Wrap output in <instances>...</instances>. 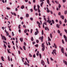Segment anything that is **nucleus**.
<instances>
[{"instance_id":"aec40b11","label":"nucleus","mask_w":67,"mask_h":67,"mask_svg":"<svg viewBox=\"0 0 67 67\" xmlns=\"http://www.w3.org/2000/svg\"><path fill=\"white\" fill-rule=\"evenodd\" d=\"M56 26L57 27V28H60V27H59V25L58 24H57Z\"/></svg>"},{"instance_id":"c85d7f7f","label":"nucleus","mask_w":67,"mask_h":67,"mask_svg":"<svg viewBox=\"0 0 67 67\" xmlns=\"http://www.w3.org/2000/svg\"><path fill=\"white\" fill-rule=\"evenodd\" d=\"M48 40H49V41H51V38H49V37H48Z\"/></svg>"},{"instance_id":"6ab92c4d","label":"nucleus","mask_w":67,"mask_h":67,"mask_svg":"<svg viewBox=\"0 0 67 67\" xmlns=\"http://www.w3.org/2000/svg\"><path fill=\"white\" fill-rule=\"evenodd\" d=\"M24 8V5H22L21 7V9H23Z\"/></svg>"},{"instance_id":"c9c22d12","label":"nucleus","mask_w":67,"mask_h":67,"mask_svg":"<svg viewBox=\"0 0 67 67\" xmlns=\"http://www.w3.org/2000/svg\"><path fill=\"white\" fill-rule=\"evenodd\" d=\"M20 26H21V25H19L18 26V29H21Z\"/></svg>"},{"instance_id":"2eb2a0df","label":"nucleus","mask_w":67,"mask_h":67,"mask_svg":"<svg viewBox=\"0 0 67 67\" xmlns=\"http://www.w3.org/2000/svg\"><path fill=\"white\" fill-rule=\"evenodd\" d=\"M3 39H4V40H5V41H6V40H7L6 38H5V37L4 36H3Z\"/></svg>"},{"instance_id":"58836bf2","label":"nucleus","mask_w":67,"mask_h":67,"mask_svg":"<svg viewBox=\"0 0 67 67\" xmlns=\"http://www.w3.org/2000/svg\"><path fill=\"white\" fill-rule=\"evenodd\" d=\"M31 41H34V39L33 37H32L31 38Z\"/></svg>"},{"instance_id":"49530a36","label":"nucleus","mask_w":67,"mask_h":67,"mask_svg":"<svg viewBox=\"0 0 67 67\" xmlns=\"http://www.w3.org/2000/svg\"><path fill=\"white\" fill-rule=\"evenodd\" d=\"M7 51H8V53H10V51L9 50V49H7Z\"/></svg>"},{"instance_id":"9b49d317","label":"nucleus","mask_w":67,"mask_h":67,"mask_svg":"<svg viewBox=\"0 0 67 67\" xmlns=\"http://www.w3.org/2000/svg\"><path fill=\"white\" fill-rule=\"evenodd\" d=\"M45 30H47V31H49V29H48V27L47 26H46L45 27Z\"/></svg>"},{"instance_id":"a19ab883","label":"nucleus","mask_w":67,"mask_h":67,"mask_svg":"<svg viewBox=\"0 0 67 67\" xmlns=\"http://www.w3.org/2000/svg\"><path fill=\"white\" fill-rule=\"evenodd\" d=\"M29 56L30 57H32V55H31V54L30 53L29 54Z\"/></svg>"},{"instance_id":"603ef678","label":"nucleus","mask_w":67,"mask_h":67,"mask_svg":"<svg viewBox=\"0 0 67 67\" xmlns=\"http://www.w3.org/2000/svg\"><path fill=\"white\" fill-rule=\"evenodd\" d=\"M38 45L37 44L35 45V46L36 47H38Z\"/></svg>"},{"instance_id":"4468645a","label":"nucleus","mask_w":67,"mask_h":67,"mask_svg":"<svg viewBox=\"0 0 67 67\" xmlns=\"http://www.w3.org/2000/svg\"><path fill=\"white\" fill-rule=\"evenodd\" d=\"M47 12L48 13L49 12H50V10H49V9H48V7H47Z\"/></svg>"},{"instance_id":"473e14b6","label":"nucleus","mask_w":67,"mask_h":67,"mask_svg":"<svg viewBox=\"0 0 67 67\" xmlns=\"http://www.w3.org/2000/svg\"><path fill=\"white\" fill-rule=\"evenodd\" d=\"M30 20L31 21H33V18H30Z\"/></svg>"},{"instance_id":"774afa93","label":"nucleus","mask_w":67,"mask_h":67,"mask_svg":"<svg viewBox=\"0 0 67 67\" xmlns=\"http://www.w3.org/2000/svg\"><path fill=\"white\" fill-rule=\"evenodd\" d=\"M30 10L31 11V12H33V9H31Z\"/></svg>"},{"instance_id":"1a4fd4ad","label":"nucleus","mask_w":67,"mask_h":67,"mask_svg":"<svg viewBox=\"0 0 67 67\" xmlns=\"http://www.w3.org/2000/svg\"><path fill=\"white\" fill-rule=\"evenodd\" d=\"M64 37L65 39V42H67V37L65 35H64Z\"/></svg>"},{"instance_id":"393cba45","label":"nucleus","mask_w":67,"mask_h":67,"mask_svg":"<svg viewBox=\"0 0 67 67\" xmlns=\"http://www.w3.org/2000/svg\"><path fill=\"white\" fill-rule=\"evenodd\" d=\"M58 7L59 8H60L61 7V5L59 4Z\"/></svg>"},{"instance_id":"de8ad7c7","label":"nucleus","mask_w":67,"mask_h":67,"mask_svg":"<svg viewBox=\"0 0 67 67\" xmlns=\"http://www.w3.org/2000/svg\"><path fill=\"white\" fill-rule=\"evenodd\" d=\"M37 7H38V9H40V6H39V5H37Z\"/></svg>"},{"instance_id":"338daca9","label":"nucleus","mask_w":67,"mask_h":67,"mask_svg":"<svg viewBox=\"0 0 67 67\" xmlns=\"http://www.w3.org/2000/svg\"><path fill=\"white\" fill-rule=\"evenodd\" d=\"M19 33H21V30L19 29Z\"/></svg>"},{"instance_id":"f8f14e48","label":"nucleus","mask_w":67,"mask_h":67,"mask_svg":"<svg viewBox=\"0 0 67 67\" xmlns=\"http://www.w3.org/2000/svg\"><path fill=\"white\" fill-rule=\"evenodd\" d=\"M1 58L2 60V61H3V62H4V58H3V56L1 57Z\"/></svg>"},{"instance_id":"f03ea898","label":"nucleus","mask_w":67,"mask_h":67,"mask_svg":"<svg viewBox=\"0 0 67 67\" xmlns=\"http://www.w3.org/2000/svg\"><path fill=\"white\" fill-rule=\"evenodd\" d=\"M53 52H52V54H53V55H54V56H55V55H54V54H55V55H56V49L53 50Z\"/></svg>"},{"instance_id":"c756f323","label":"nucleus","mask_w":67,"mask_h":67,"mask_svg":"<svg viewBox=\"0 0 67 67\" xmlns=\"http://www.w3.org/2000/svg\"><path fill=\"white\" fill-rule=\"evenodd\" d=\"M38 11L39 13H40L41 12V10L39 9H38Z\"/></svg>"},{"instance_id":"412c9836","label":"nucleus","mask_w":67,"mask_h":67,"mask_svg":"<svg viewBox=\"0 0 67 67\" xmlns=\"http://www.w3.org/2000/svg\"><path fill=\"white\" fill-rule=\"evenodd\" d=\"M26 16L27 18H28L29 16V15L28 14H26Z\"/></svg>"},{"instance_id":"ea45409f","label":"nucleus","mask_w":67,"mask_h":67,"mask_svg":"<svg viewBox=\"0 0 67 67\" xmlns=\"http://www.w3.org/2000/svg\"><path fill=\"white\" fill-rule=\"evenodd\" d=\"M62 42L63 44H65V42H64V40H62Z\"/></svg>"},{"instance_id":"5701e85b","label":"nucleus","mask_w":67,"mask_h":67,"mask_svg":"<svg viewBox=\"0 0 67 67\" xmlns=\"http://www.w3.org/2000/svg\"><path fill=\"white\" fill-rule=\"evenodd\" d=\"M50 37L51 38H52L53 37H52V34L51 33H50Z\"/></svg>"},{"instance_id":"4c0bfd02","label":"nucleus","mask_w":67,"mask_h":67,"mask_svg":"<svg viewBox=\"0 0 67 67\" xmlns=\"http://www.w3.org/2000/svg\"><path fill=\"white\" fill-rule=\"evenodd\" d=\"M44 25H46V26H47V23H46V22L44 21Z\"/></svg>"},{"instance_id":"37998d69","label":"nucleus","mask_w":67,"mask_h":67,"mask_svg":"<svg viewBox=\"0 0 67 67\" xmlns=\"http://www.w3.org/2000/svg\"><path fill=\"white\" fill-rule=\"evenodd\" d=\"M7 10H10L11 9V8L9 7H7Z\"/></svg>"},{"instance_id":"f704fd0d","label":"nucleus","mask_w":67,"mask_h":67,"mask_svg":"<svg viewBox=\"0 0 67 67\" xmlns=\"http://www.w3.org/2000/svg\"><path fill=\"white\" fill-rule=\"evenodd\" d=\"M58 33H59V34H60V31L59 30H58Z\"/></svg>"},{"instance_id":"0eeeda50","label":"nucleus","mask_w":67,"mask_h":67,"mask_svg":"<svg viewBox=\"0 0 67 67\" xmlns=\"http://www.w3.org/2000/svg\"><path fill=\"white\" fill-rule=\"evenodd\" d=\"M61 50L62 53L64 54V48L63 47L61 48Z\"/></svg>"},{"instance_id":"a18cd8bd","label":"nucleus","mask_w":67,"mask_h":67,"mask_svg":"<svg viewBox=\"0 0 67 67\" xmlns=\"http://www.w3.org/2000/svg\"><path fill=\"white\" fill-rule=\"evenodd\" d=\"M52 23L53 24H54V20H52Z\"/></svg>"},{"instance_id":"5fc2aeb1","label":"nucleus","mask_w":67,"mask_h":67,"mask_svg":"<svg viewBox=\"0 0 67 67\" xmlns=\"http://www.w3.org/2000/svg\"><path fill=\"white\" fill-rule=\"evenodd\" d=\"M36 8V5H35L34 8V9H35V8Z\"/></svg>"},{"instance_id":"cd10ccee","label":"nucleus","mask_w":67,"mask_h":67,"mask_svg":"<svg viewBox=\"0 0 67 67\" xmlns=\"http://www.w3.org/2000/svg\"><path fill=\"white\" fill-rule=\"evenodd\" d=\"M24 33H26L27 32V30L25 29V30L24 31Z\"/></svg>"},{"instance_id":"8fccbe9b","label":"nucleus","mask_w":67,"mask_h":67,"mask_svg":"<svg viewBox=\"0 0 67 67\" xmlns=\"http://www.w3.org/2000/svg\"><path fill=\"white\" fill-rule=\"evenodd\" d=\"M32 32H33V30L32 29H31V31H30L31 33H32Z\"/></svg>"},{"instance_id":"39448f33","label":"nucleus","mask_w":67,"mask_h":67,"mask_svg":"<svg viewBox=\"0 0 67 67\" xmlns=\"http://www.w3.org/2000/svg\"><path fill=\"white\" fill-rule=\"evenodd\" d=\"M36 32H35V35H37V34H38L39 32L38 31V29L36 28Z\"/></svg>"},{"instance_id":"a878e982","label":"nucleus","mask_w":67,"mask_h":67,"mask_svg":"<svg viewBox=\"0 0 67 67\" xmlns=\"http://www.w3.org/2000/svg\"><path fill=\"white\" fill-rule=\"evenodd\" d=\"M4 47L5 48H7V46H6V45H5V44H4Z\"/></svg>"},{"instance_id":"e433bc0d","label":"nucleus","mask_w":67,"mask_h":67,"mask_svg":"<svg viewBox=\"0 0 67 67\" xmlns=\"http://www.w3.org/2000/svg\"><path fill=\"white\" fill-rule=\"evenodd\" d=\"M8 60L9 61H10V57H9V56H8Z\"/></svg>"},{"instance_id":"6e6d98bb","label":"nucleus","mask_w":67,"mask_h":67,"mask_svg":"<svg viewBox=\"0 0 67 67\" xmlns=\"http://www.w3.org/2000/svg\"><path fill=\"white\" fill-rule=\"evenodd\" d=\"M60 14H61V13H60V12H59L58 13V15H60Z\"/></svg>"},{"instance_id":"f257e3e1","label":"nucleus","mask_w":67,"mask_h":67,"mask_svg":"<svg viewBox=\"0 0 67 67\" xmlns=\"http://www.w3.org/2000/svg\"><path fill=\"white\" fill-rule=\"evenodd\" d=\"M48 20H47V22L48 23H48L49 24H50V23H51V24H50L51 25H52L53 24H52V23H51V22H52V21H51V20H49V18H48Z\"/></svg>"},{"instance_id":"052dcab7","label":"nucleus","mask_w":67,"mask_h":67,"mask_svg":"<svg viewBox=\"0 0 67 67\" xmlns=\"http://www.w3.org/2000/svg\"><path fill=\"white\" fill-rule=\"evenodd\" d=\"M24 45H25V46H26V43H25V42H24Z\"/></svg>"},{"instance_id":"7ed1b4c3","label":"nucleus","mask_w":67,"mask_h":67,"mask_svg":"<svg viewBox=\"0 0 67 67\" xmlns=\"http://www.w3.org/2000/svg\"><path fill=\"white\" fill-rule=\"evenodd\" d=\"M40 2H42L40 4V5L41 7H42L43 5V4L44 3V2L43 1H44L45 0H40Z\"/></svg>"},{"instance_id":"2f4dec72","label":"nucleus","mask_w":67,"mask_h":67,"mask_svg":"<svg viewBox=\"0 0 67 67\" xmlns=\"http://www.w3.org/2000/svg\"><path fill=\"white\" fill-rule=\"evenodd\" d=\"M6 34H7V36H8L9 35V33H8V32H6Z\"/></svg>"},{"instance_id":"6e6552de","label":"nucleus","mask_w":67,"mask_h":67,"mask_svg":"<svg viewBox=\"0 0 67 67\" xmlns=\"http://www.w3.org/2000/svg\"><path fill=\"white\" fill-rule=\"evenodd\" d=\"M37 24H38V26L39 28H41V26H40V25H41V24L40 23V22H39L38 21H37Z\"/></svg>"},{"instance_id":"f3484780","label":"nucleus","mask_w":67,"mask_h":67,"mask_svg":"<svg viewBox=\"0 0 67 67\" xmlns=\"http://www.w3.org/2000/svg\"><path fill=\"white\" fill-rule=\"evenodd\" d=\"M43 38H44L43 36H42V37H40L39 38V39L41 40H43Z\"/></svg>"},{"instance_id":"7c9ffc66","label":"nucleus","mask_w":67,"mask_h":67,"mask_svg":"<svg viewBox=\"0 0 67 67\" xmlns=\"http://www.w3.org/2000/svg\"><path fill=\"white\" fill-rule=\"evenodd\" d=\"M50 59H51V61H53L54 60L51 57Z\"/></svg>"},{"instance_id":"e2e57ef3","label":"nucleus","mask_w":67,"mask_h":67,"mask_svg":"<svg viewBox=\"0 0 67 67\" xmlns=\"http://www.w3.org/2000/svg\"><path fill=\"white\" fill-rule=\"evenodd\" d=\"M50 12L52 14L53 13V12L51 10L50 11Z\"/></svg>"},{"instance_id":"dca6fc26","label":"nucleus","mask_w":67,"mask_h":67,"mask_svg":"<svg viewBox=\"0 0 67 67\" xmlns=\"http://www.w3.org/2000/svg\"><path fill=\"white\" fill-rule=\"evenodd\" d=\"M23 38H20V41L21 42H23Z\"/></svg>"},{"instance_id":"20e7f679","label":"nucleus","mask_w":67,"mask_h":67,"mask_svg":"<svg viewBox=\"0 0 67 67\" xmlns=\"http://www.w3.org/2000/svg\"><path fill=\"white\" fill-rule=\"evenodd\" d=\"M42 51H44L45 49V46L44 45V43L42 44Z\"/></svg>"},{"instance_id":"680f3d73","label":"nucleus","mask_w":67,"mask_h":67,"mask_svg":"<svg viewBox=\"0 0 67 67\" xmlns=\"http://www.w3.org/2000/svg\"><path fill=\"white\" fill-rule=\"evenodd\" d=\"M66 0H63V2H65Z\"/></svg>"},{"instance_id":"3c124183","label":"nucleus","mask_w":67,"mask_h":67,"mask_svg":"<svg viewBox=\"0 0 67 67\" xmlns=\"http://www.w3.org/2000/svg\"><path fill=\"white\" fill-rule=\"evenodd\" d=\"M12 36H14V33L13 32H12Z\"/></svg>"},{"instance_id":"13d9d810","label":"nucleus","mask_w":67,"mask_h":67,"mask_svg":"<svg viewBox=\"0 0 67 67\" xmlns=\"http://www.w3.org/2000/svg\"><path fill=\"white\" fill-rule=\"evenodd\" d=\"M42 35H43V34H44V32H43V30H42Z\"/></svg>"},{"instance_id":"864d4df0","label":"nucleus","mask_w":67,"mask_h":67,"mask_svg":"<svg viewBox=\"0 0 67 67\" xmlns=\"http://www.w3.org/2000/svg\"><path fill=\"white\" fill-rule=\"evenodd\" d=\"M20 19L21 20H23V17H20Z\"/></svg>"},{"instance_id":"09e8293b","label":"nucleus","mask_w":67,"mask_h":67,"mask_svg":"<svg viewBox=\"0 0 67 67\" xmlns=\"http://www.w3.org/2000/svg\"><path fill=\"white\" fill-rule=\"evenodd\" d=\"M64 21H65V23H66V22H67V20H66V19H65Z\"/></svg>"},{"instance_id":"b1692460","label":"nucleus","mask_w":67,"mask_h":67,"mask_svg":"<svg viewBox=\"0 0 67 67\" xmlns=\"http://www.w3.org/2000/svg\"><path fill=\"white\" fill-rule=\"evenodd\" d=\"M39 54V51H37V53H36V55H37V56H38V55Z\"/></svg>"},{"instance_id":"0e129e2a","label":"nucleus","mask_w":67,"mask_h":67,"mask_svg":"<svg viewBox=\"0 0 67 67\" xmlns=\"http://www.w3.org/2000/svg\"><path fill=\"white\" fill-rule=\"evenodd\" d=\"M18 54H21V52H20V51H18Z\"/></svg>"},{"instance_id":"72a5a7b5","label":"nucleus","mask_w":67,"mask_h":67,"mask_svg":"<svg viewBox=\"0 0 67 67\" xmlns=\"http://www.w3.org/2000/svg\"><path fill=\"white\" fill-rule=\"evenodd\" d=\"M64 14H67V11H66V10L65 11Z\"/></svg>"},{"instance_id":"4be33fe9","label":"nucleus","mask_w":67,"mask_h":67,"mask_svg":"<svg viewBox=\"0 0 67 67\" xmlns=\"http://www.w3.org/2000/svg\"><path fill=\"white\" fill-rule=\"evenodd\" d=\"M24 64L25 65H27V63L25 61V63H24Z\"/></svg>"},{"instance_id":"423d86ee","label":"nucleus","mask_w":67,"mask_h":67,"mask_svg":"<svg viewBox=\"0 0 67 67\" xmlns=\"http://www.w3.org/2000/svg\"><path fill=\"white\" fill-rule=\"evenodd\" d=\"M41 64L43 66L45 65V63L43 60H41Z\"/></svg>"},{"instance_id":"c03bdc74","label":"nucleus","mask_w":67,"mask_h":67,"mask_svg":"<svg viewBox=\"0 0 67 67\" xmlns=\"http://www.w3.org/2000/svg\"><path fill=\"white\" fill-rule=\"evenodd\" d=\"M64 31L65 32H66V33L67 34V30L66 29H65Z\"/></svg>"},{"instance_id":"4d7b16f0","label":"nucleus","mask_w":67,"mask_h":67,"mask_svg":"<svg viewBox=\"0 0 67 67\" xmlns=\"http://www.w3.org/2000/svg\"><path fill=\"white\" fill-rule=\"evenodd\" d=\"M33 57H34V58H35L36 56H35V54H34L33 55Z\"/></svg>"},{"instance_id":"9d476101","label":"nucleus","mask_w":67,"mask_h":67,"mask_svg":"<svg viewBox=\"0 0 67 67\" xmlns=\"http://www.w3.org/2000/svg\"><path fill=\"white\" fill-rule=\"evenodd\" d=\"M47 2L48 3V4L50 6L51 5V3H49V0H47Z\"/></svg>"},{"instance_id":"bb28decb","label":"nucleus","mask_w":67,"mask_h":67,"mask_svg":"<svg viewBox=\"0 0 67 67\" xmlns=\"http://www.w3.org/2000/svg\"><path fill=\"white\" fill-rule=\"evenodd\" d=\"M23 48L24 49V50H25H25H26V48H25V46H24L23 47Z\"/></svg>"},{"instance_id":"69168bd1","label":"nucleus","mask_w":67,"mask_h":67,"mask_svg":"<svg viewBox=\"0 0 67 67\" xmlns=\"http://www.w3.org/2000/svg\"><path fill=\"white\" fill-rule=\"evenodd\" d=\"M19 48H20V49H21V50H22V49H23L22 48H21V47L20 46L19 47Z\"/></svg>"},{"instance_id":"ddd939ff","label":"nucleus","mask_w":67,"mask_h":67,"mask_svg":"<svg viewBox=\"0 0 67 67\" xmlns=\"http://www.w3.org/2000/svg\"><path fill=\"white\" fill-rule=\"evenodd\" d=\"M54 47L55 48H57V45H56V44L55 43H54Z\"/></svg>"},{"instance_id":"a211bd4d","label":"nucleus","mask_w":67,"mask_h":67,"mask_svg":"<svg viewBox=\"0 0 67 67\" xmlns=\"http://www.w3.org/2000/svg\"><path fill=\"white\" fill-rule=\"evenodd\" d=\"M61 18H62V19L64 20V16L63 15L62 16L61 15L60 16Z\"/></svg>"},{"instance_id":"bf43d9fd","label":"nucleus","mask_w":67,"mask_h":67,"mask_svg":"<svg viewBox=\"0 0 67 67\" xmlns=\"http://www.w3.org/2000/svg\"><path fill=\"white\" fill-rule=\"evenodd\" d=\"M59 23L60 24H62V21H59Z\"/></svg>"},{"instance_id":"79ce46f5","label":"nucleus","mask_w":67,"mask_h":67,"mask_svg":"<svg viewBox=\"0 0 67 67\" xmlns=\"http://www.w3.org/2000/svg\"><path fill=\"white\" fill-rule=\"evenodd\" d=\"M39 56L40 57V58H41V57H42V55L41 54H39Z\"/></svg>"}]
</instances>
